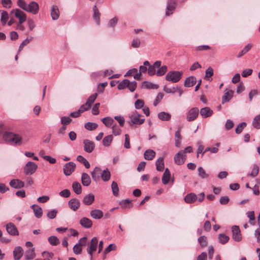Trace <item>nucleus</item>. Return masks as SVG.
<instances>
[{"instance_id": "obj_62", "label": "nucleus", "mask_w": 260, "mask_h": 260, "mask_svg": "<svg viewBox=\"0 0 260 260\" xmlns=\"http://www.w3.org/2000/svg\"><path fill=\"white\" fill-rule=\"evenodd\" d=\"M57 212V211L56 210H52L51 211H50L47 213V216L49 219H54L56 216Z\"/></svg>"}, {"instance_id": "obj_9", "label": "nucleus", "mask_w": 260, "mask_h": 260, "mask_svg": "<svg viewBox=\"0 0 260 260\" xmlns=\"http://www.w3.org/2000/svg\"><path fill=\"white\" fill-rule=\"evenodd\" d=\"M232 238L237 242H240L242 240V236L240 230L238 226L234 225L232 228Z\"/></svg>"}, {"instance_id": "obj_37", "label": "nucleus", "mask_w": 260, "mask_h": 260, "mask_svg": "<svg viewBox=\"0 0 260 260\" xmlns=\"http://www.w3.org/2000/svg\"><path fill=\"white\" fill-rule=\"evenodd\" d=\"M111 174L108 169L103 170L101 174V178L104 181H108L110 180Z\"/></svg>"}, {"instance_id": "obj_35", "label": "nucleus", "mask_w": 260, "mask_h": 260, "mask_svg": "<svg viewBox=\"0 0 260 260\" xmlns=\"http://www.w3.org/2000/svg\"><path fill=\"white\" fill-rule=\"evenodd\" d=\"M142 87L146 89H157L158 85L148 81H144L142 83Z\"/></svg>"}, {"instance_id": "obj_27", "label": "nucleus", "mask_w": 260, "mask_h": 260, "mask_svg": "<svg viewBox=\"0 0 260 260\" xmlns=\"http://www.w3.org/2000/svg\"><path fill=\"white\" fill-rule=\"evenodd\" d=\"M171 178V173L168 168L165 169V172L162 177V182L164 184L166 185L169 183Z\"/></svg>"}, {"instance_id": "obj_1", "label": "nucleus", "mask_w": 260, "mask_h": 260, "mask_svg": "<svg viewBox=\"0 0 260 260\" xmlns=\"http://www.w3.org/2000/svg\"><path fill=\"white\" fill-rule=\"evenodd\" d=\"M5 141L12 145H21L26 143L28 138L25 135H20L12 132H5L3 135Z\"/></svg>"}, {"instance_id": "obj_15", "label": "nucleus", "mask_w": 260, "mask_h": 260, "mask_svg": "<svg viewBox=\"0 0 260 260\" xmlns=\"http://www.w3.org/2000/svg\"><path fill=\"white\" fill-rule=\"evenodd\" d=\"M176 2L175 0H168L166 15L169 16L172 14L175 9Z\"/></svg>"}, {"instance_id": "obj_10", "label": "nucleus", "mask_w": 260, "mask_h": 260, "mask_svg": "<svg viewBox=\"0 0 260 260\" xmlns=\"http://www.w3.org/2000/svg\"><path fill=\"white\" fill-rule=\"evenodd\" d=\"M98 243V238L95 237H93L91 240L90 246L87 248V251L88 253L90 255L91 258L92 257L93 252L96 250Z\"/></svg>"}, {"instance_id": "obj_56", "label": "nucleus", "mask_w": 260, "mask_h": 260, "mask_svg": "<svg viewBox=\"0 0 260 260\" xmlns=\"http://www.w3.org/2000/svg\"><path fill=\"white\" fill-rule=\"evenodd\" d=\"M198 242L202 247H205L207 244V238L204 236H200L198 238Z\"/></svg>"}, {"instance_id": "obj_40", "label": "nucleus", "mask_w": 260, "mask_h": 260, "mask_svg": "<svg viewBox=\"0 0 260 260\" xmlns=\"http://www.w3.org/2000/svg\"><path fill=\"white\" fill-rule=\"evenodd\" d=\"M198 172L199 176L202 179H206L209 177V175L202 167H198Z\"/></svg>"}, {"instance_id": "obj_42", "label": "nucleus", "mask_w": 260, "mask_h": 260, "mask_svg": "<svg viewBox=\"0 0 260 260\" xmlns=\"http://www.w3.org/2000/svg\"><path fill=\"white\" fill-rule=\"evenodd\" d=\"M252 125L256 129L260 128V114L254 117L252 121Z\"/></svg>"}, {"instance_id": "obj_25", "label": "nucleus", "mask_w": 260, "mask_h": 260, "mask_svg": "<svg viewBox=\"0 0 260 260\" xmlns=\"http://www.w3.org/2000/svg\"><path fill=\"white\" fill-rule=\"evenodd\" d=\"M51 16L53 20H55L58 19L59 16V12L58 7L53 5L50 10Z\"/></svg>"}, {"instance_id": "obj_39", "label": "nucleus", "mask_w": 260, "mask_h": 260, "mask_svg": "<svg viewBox=\"0 0 260 260\" xmlns=\"http://www.w3.org/2000/svg\"><path fill=\"white\" fill-rule=\"evenodd\" d=\"M233 96V91L230 90L225 92L222 96V103L229 102Z\"/></svg>"}, {"instance_id": "obj_2", "label": "nucleus", "mask_w": 260, "mask_h": 260, "mask_svg": "<svg viewBox=\"0 0 260 260\" xmlns=\"http://www.w3.org/2000/svg\"><path fill=\"white\" fill-rule=\"evenodd\" d=\"M182 72L179 71H170L165 77L167 81H171L173 83L178 82L181 78Z\"/></svg>"}, {"instance_id": "obj_8", "label": "nucleus", "mask_w": 260, "mask_h": 260, "mask_svg": "<svg viewBox=\"0 0 260 260\" xmlns=\"http://www.w3.org/2000/svg\"><path fill=\"white\" fill-rule=\"evenodd\" d=\"M84 145V150L87 153H91L93 151L95 147V144L93 142L88 140L85 139L83 141Z\"/></svg>"}, {"instance_id": "obj_52", "label": "nucleus", "mask_w": 260, "mask_h": 260, "mask_svg": "<svg viewBox=\"0 0 260 260\" xmlns=\"http://www.w3.org/2000/svg\"><path fill=\"white\" fill-rule=\"evenodd\" d=\"M150 65V63L148 61H145L143 63V65L140 66L139 67V72L141 73H144L147 71L148 66Z\"/></svg>"}, {"instance_id": "obj_49", "label": "nucleus", "mask_w": 260, "mask_h": 260, "mask_svg": "<svg viewBox=\"0 0 260 260\" xmlns=\"http://www.w3.org/2000/svg\"><path fill=\"white\" fill-rule=\"evenodd\" d=\"M48 242L52 245H57L59 244V239L55 236H51L48 238Z\"/></svg>"}, {"instance_id": "obj_36", "label": "nucleus", "mask_w": 260, "mask_h": 260, "mask_svg": "<svg viewBox=\"0 0 260 260\" xmlns=\"http://www.w3.org/2000/svg\"><path fill=\"white\" fill-rule=\"evenodd\" d=\"M72 188L75 193L80 194L82 192V187L78 182H74L72 184Z\"/></svg>"}, {"instance_id": "obj_44", "label": "nucleus", "mask_w": 260, "mask_h": 260, "mask_svg": "<svg viewBox=\"0 0 260 260\" xmlns=\"http://www.w3.org/2000/svg\"><path fill=\"white\" fill-rule=\"evenodd\" d=\"M168 68L167 66H162L157 69L156 72V75L157 76H161L165 75L167 72Z\"/></svg>"}, {"instance_id": "obj_24", "label": "nucleus", "mask_w": 260, "mask_h": 260, "mask_svg": "<svg viewBox=\"0 0 260 260\" xmlns=\"http://www.w3.org/2000/svg\"><path fill=\"white\" fill-rule=\"evenodd\" d=\"M90 176L86 173H83L81 175V182L83 186H88L91 184Z\"/></svg>"}, {"instance_id": "obj_61", "label": "nucleus", "mask_w": 260, "mask_h": 260, "mask_svg": "<svg viewBox=\"0 0 260 260\" xmlns=\"http://www.w3.org/2000/svg\"><path fill=\"white\" fill-rule=\"evenodd\" d=\"M73 251L76 254H79L81 253L82 248L79 243H77L73 247Z\"/></svg>"}, {"instance_id": "obj_34", "label": "nucleus", "mask_w": 260, "mask_h": 260, "mask_svg": "<svg viewBox=\"0 0 260 260\" xmlns=\"http://www.w3.org/2000/svg\"><path fill=\"white\" fill-rule=\"evenodd\" d=\"M113 140V137L112 135H108L104 138L102 141V144L105 147H109L111 145Z\"/></svg>"}, {"instance_id": "obj_60", "label": "nucleus", "mask_w": 260, "mask_h": 260, "mask_svg": "<svg viewBox=\"0 0 260 260\" xmlns=\"http://www.w3.org/2000/svg\"><path fill=\"white\" fill-rule=\"evenodd\" d=\"M114 119L117 121L119 123V125L121 126H123L125 123V119L122 116H114Z\"/></svg>"}, {"instance_id": "obj_43", "label": "nucleus", "mask_w": 260, "mask_h": 260, "mask_svg": "<svg viewBox=\"0 0 260 260\" xmlns=\"http://www.w3.org/2000/svg\"><path fill=\"white\" fill-rule=\"evenodd\" d=\"M229 240V237L224 234H220L218 235L219 242L222 244L226 243Z\"/></svg>"}, {"instance_id": "obj_30", "label": "nucleus", "mask_w": 260, "mask_h": 260, "mask_svg": "<svg viewBox=\"0 0 260 260\" xmlns=\"http://www.w3.org/2000/svg\"><path fill=\"white\" fill-rule=\"evenodd\" d=\"M1 14V22L2 24L4 25L7 23L9 18V15L8 13L4 10H0Z\"/></svg>"}, {"instance_id": "obj_6", "label": "nucleus", "mask_w": 260, "mask_h": 260, "mask_svg": "<svg viewBox=\"0 0 260 260\" xmlns=\"http://www.w3.org/2000/svg\"><path fill=\"white\" fill-rule=\"evenodd\" d=\"M199 114V110L198 108H191L186 113V120L188 121H192L197 119Z\"/></svg>"}, {"instance_id": "obj_47", "label": "nucleus", "mask_w": 260, "mask_h": 260, "mask_svg": "<svg viewBox=\"0 0 260 260\" xmlns=\"http://www.w3.org/2000/svg\"><path fill=\"white\" fill-rule=\"evenodd\" d=\"M103 123L107 126L110 127L114 122V120L110 117H106L102 119Z\"/></svg>"}, {"instance_id": "obj_33", "label": "nucleus", "mask_w": 260, "mask_h": 260, "mask_svg": "<svg viewBox=\"0 0 260 260\" xmlns=\"http://www.w3.org/2000/svg\"><path fill=\"white\" fill-rule=\"evenodd\" d=\"M93 18L96 22L97 25H99L100 23V13L96 5H94L93 7Z\"/></svg>"}, {"instance_id": "obj_45", "label": "nucleus", "mask_w": 260, "mask_h": 260, "mask_svg": "<svg viewBox=\"0 0 260 260\" xmlns=\"http://www.w3.org/2000/svg\"><path fill=\"white\" fill-rule=\"evenodd\" d=\"M111 188L112 190L113 194L114 196L117 197L119 196V187L117 183L113 181L111 184Z\"/></svg>"}, {"instance_id": "obj_46", "label": "nucleus", "mask_w": 260, "mask_h": 260, "mask_svg": "<svg viewBox=\"0 0 260 260\" xmlns=\"http://www.w3.org/2000/svg\"><path fill=\"white\" fill-rule=\"evenodd\" d=\"M98 126V125L96 123L90 122H87L84 125L85 128L89 131H93L96 129Z\"/></svg>"}, {"instance_id": "obj_11", "label": "nucleus", "mask_w": 260, "mask_h": 260, "mask_svg": "<svg viewBox=\"0 0 260 260\" xmlns=\"http://www.w3.org/2000/svg\"><path fill=\"white\" fill-rule=\"evenodd\" d=\"M39 10L38 4L34 1L30 2L28 5L26 11L31 13L33 14H37Z\"/></svg>"}, {"instance_id": "obj_3", "label": "nucleus", "mask_w": 260, "mask_h": 260, "mask_svg": "<svg viewBox=\"0 0 260 260\" xmlns=\"http://www.w3.org/2000/svg\"><path fill=\"white\" fill-rule=\"evenodd\" d=\"M38 166L32 161H28L23 168V172L26 175H31L35 173Z\"/></svg>"}, {"instance_id": "obj_21", "label": "nucleus", "mask_w": 260, "mask_h": 260, "mask_svg": "<svg viewBox=\"0 0 260 260\" xmlns=\"http://www.w3.org/2000/svg\"><path fill=\"white\" fill-rule=\"evenodd\" d=\"M23 249L20 246H17L13 251L14 258L15 260H19L23 255Z\"/></svg>"}, {"instance_id": "obj_57", "label": "nucleus", "mask_w": 260, "mask_h": 260, "mask_svg": "<svg viewBox=\"0 0 260 260\" xmlns=\"http://www.w3.org/2000/svg\"><path fill=\"white\" fill-rule=\"evenodd\" d=\"M72 119L68 116L61 117V123L64 125H68L71 123Z\"/></svg>"}, {"instance_id": "obj_64", "label": "nucleus", "mask_w": 260, "mask_h": 260, "mask_svg": "<svg viewBox=\"0 0 260 260\" xmlns=\"http://www.w3.org/2000/svg\"><path fill=\"white\" fill-rule=\"evenodd\" d=\"M17 5L23 10L26 11L27 5L24 0H18Z\"/></svg>"}, {"instance_id": "obj_5", "label": "nucleus", "mask_w": 260, "mask_h": 260, "mask_svg": "<svg viewBox=\"0 0 260 260\" xmlns=\"http://www.w3.org/2000/svg\"><path fill=\"white\" fill-rule=\"evenodd\" d=\"M131 120L133 124L140 125L144 123L145 118H143V115L135 111L131 116Z\"/></svg>"}, {"instance_id": "obj_50", "label": "nucleus", "mask_w": 260, "mask_h": 260, "mask_svg": "<svg viewBox=\"0 0 260 260\" xmlns=\"http://www.w3.org/2000/svg\"><path fill=\"white\" fill-rule=\"evenodd\" d=\"M247 124L245 122L240 123L236 128L235 132L237 134H240L242 133L243 129L246 126Z\"/></svg>"}, {"instance_id": "obj_22", "label": "nucleus", "mask_w": 260, "mask_h": 260, "mask_svg": "<svg viewBox=\"0 0 260 260\" xmlns=\"http://www.w3.org/2000/svg\"><path fill=\"white\" fill-rule=\"evenodd\" d=\"M94 201V196L92 193H89L85 196L82 200V202L86 205L89 206L91 205Z\"/></svg>"}, {"instance_id": "obj_18", "label": "nucleus", "mask_w": 260, "mask_h": 260, "mask_svg": "<svg viewBox=\"0 0 260 260\" xmlns=\"http://www.w3.org/2000/svg\"><path fill=\"white\" fill-rule=\"evenodd\" d=\"M9 184L12 187L14 188H21L24 186V182L19 179H13Z\"/></svg>"}, {"instance_id": "obj_4", "label": "nucleus", "mask_w": 260, "mask_h": 260, "mask_svg": "<svg viewBox=\"0 0 260 260\" xmlns=\"http://www.w3.org/2000/svg\"><path fill=\"white\" fill-rule=\"evenodd\" d=\"M10 14H14L15 17L18 19L20 23H23L26 20V14L19 9H12Z\"/></svg>"}, {"instance_id": "obj_20", "label": "nucleus", "mask_w": 260, "mask_h": 260, "mask_svg": "<svg viewBox=\"0 0 260 260\" xmlns=\"http://www.w3.org/2000/svg\"><path fill=\"white\" fill-rule=\"evenodd\" d=\"M90 216L95 219H100L103 216V212L99 209H94L90 212Z\"/></svg>"}, {"instance_id": "obj_63", "label": "nucleus", "mask_w": 260, "mask_h": 260, "mask_svg": "<svg viewBox=\"0 0 260 260\" xmlns=\"http://www.w3.org/2000/svg\"><path fill=\"white\" fill-rule=\"evenodd\" d=\"M59 194L62 197L69 198L71 195V192L69 189H65L59 192Z\"/></svg>"}, {"instance_id": "obj_19", "label": "nucleus", "mask_w": 260, "mask_h": 260, "mask_svg": "<svg viewBox=\"0 0 260 260\" xmlns=\"http://www.w3.org/2000/svg\"><path fill=\"white\" fill-rule=\"evenodd\" d=\"M35 248H28L25 252L24 257L26 260H31L36 257Z\"/></svg>"}, {"instance_id": "obj_54", "label": "nucleus", "mask_w": 260, "mask_h": 260, "mask_svg": "<svg viewBox=\"0 0 260 260\" xmlns=\"http://www.w3.org/2000/svg\"><path fill=\"white\" fill-rule=\"evenodd\" d=\"M97 96L98 94L96 93L91 95L87 99L86 103H87V104L89 105L90 107H91V105L94 103V102L96 100Z\"/></svg>"}, {"instance_id": "obj_41", "label": "nucleus", "mask_w": 260, "mask_h": 260, "mask_svg": "<svg viewBox=\"0 0 260 260\" xmlns=\"http://www.w3.org/2000/svg\"><path fill=\"white\" fill-rule=\"evenodd\" d=\"M43 257H45L44 259L37 258L35 260H51L54 256V254L52 252L44 251L42 253Z\"/></svg>"}, {"instance_id": "obj_14", "label": "nucleus", "mask_w": 260, "mask_h": 260, "mask_svg": "<svg viewBox=\"0 0 260 260\" xmlns=\"http://www.w3.org/2000/svg\"><path fill=\"white\" fill-rule=\"evenodd\" d=\"M68 206L71 210L76 211L80 206V202L78 199L73 198L68 202Z\"/></svg>"}, {"instance_id": "obj_7", "label": "nucleus", "mask_w": 260, "mask_h": 260, "mask_svg": "<svg viewBox=\"0 0 260 260\" xmlns=\"http://www.w3.org/2000/svg\"><path fill=\"white\" fill-rule=\"evenodd\" d=\"M76 165L73 162L67 163L63 166V173L66 176H70L75 170Z\"/></svg>"}, {"instance_id": "obj_48", "label": "nucleus", "mask_w": 260, "mask_h": 260, "mask_svg": "<svg viewBox=\"0 0 260 260\" xmlns=\"http://www.w3.org/2000/svg\"><path fill=\"white\" fill-rule=\"evenodd\" d=\"M175 146L179 147L181 143V136L179 130L176 132L175 134Z\"/></svg>"}, {"instance_id": "obj_28", "label": "nucleus", "mask_w": 260, "mask_h": 260, "mask_svg": "<svg viewBox=\"0 0 260 260\" xmlns=\"http://www.w3.org/2000/svg\"><path fill=\"white\" fill-rule=\"evenodd\" d=\"M156 155L155 152L151 149L146 150L144 153V157L145 159L150 160H152Z\"/></svg>"}, {"instance_id": "obj_58", "label": "nucleus", "mask_w": 260, "mask_h": 260, "mask_svg": "<svg viewBox=\"0 0 260 260\" xmlns=\"http://www.w3.org/2000/svg\"><path fill=\"white\" fill-rule=\"evenodd\" d=\"M144 102L142 100H137L135 103V107L137 109H140L144 107Z\"/></svg>"}, {"instance_id": "obj_31", "label": "nucleus", "mask_w": 260, "mask_h": 260, "mask_svg": "<svg viewBox=\"0 0 260 260\" xmlns=\"http://www.w3.org/2000/svg\"><path fill=\"white\" fill-rule=\"evenodd\" d=\"M158 118L162 121H169L171 119V115L169 113L161 112L158 113Z\"/></svg>"}, {"instance_id": "obj_53", "label": "nucleus", "mask_w": 260, "mask_h": 260, "mask_svg": "<svg viewBox=\"0 0 260 260\" xmlns=\"http://www.w3.org/2000/svg\"><path fill=\"white\" fill-rule=\"evenodd\" d=\"M127 83L128 85L127 86V87L128 88V89L131 92L134 91L137 87V82L135 81L130 82L128 80Z\"/></svg>"}, {"instance_id": "obj_29", "label": "nucleus", "mask_w": 260, "mask_h": 260, "mask_svg": "<svg viewBox=\"0 0 260 260\" xmlns=\"http://www.w3.org/2000/svg\"><path fill=\"white\" fill-rule=\"evenodd\" d=\"M196 83V78L194 76H190L186 79L184 85L185 87H190L193 86Z\"/></svg>"}, {"instance_id": "obj_23", "label": "nucleus", "mask_w": 260, "mask_h": 260, "mask_svg": "<svg viewBox=\"0 0 260 260\" xmlns=\"http://www.w3.org/2000/svg\"><path fill=\"white\" fill-rule=\"evenodd\" d=\"M198 196L194 193L187 194L184 197V201L188 204L192 203L197 201Z\"/></svg>"}, {"instance_id": "obj_17", "label": "nucleus", "mask_w": 260, "mask_h": 260, "mask_svg": "<svg viewBox=\"0 0 260 260\" xmlns=\"http://www.w3.org/2000/svg\"><path fill=\"white\" fill-rule=\"evenodd\" d=\"M79 223L82 226L86 229H89L92 225V220L87 217L81 218L80 220Z\"/></svg>"}, {"instance_id": "obj_32", "label": "nucleus", "mask_w": 260, "mask_h": 260, "mask_svg": "<svg viewBox=\"0 0 260 260\" xmlns=\"http://www.w3.org/2000/svg\"><path fill=\"white\" fill-rule=\"evenodd\" d=\"M155 165L156 170L158 171H163L165 167L164 158L162 157H160L158 158L155 162Z\"/></svg>"}, {"instance_id": "obj_59", "label": "nucleus", "mask_w": 260, "mask_h": 260, "mask_svg": "<svg viewBox=\"0 0 260 260\" xmlns=\"http://www.w3.org/2000/svg\"><path fill=\"white\" fill-rule=\"evenodd\" d=\"M128 80L125 79L120 82L117 86L118 89L121 90L126 87L128 85Z\"/></svg>"}, {"instance_id": "obj_13", "label": "nucleus", "mask_w": 260, "mask_h": 260, "mask_svg": "<svg viewBox=\"0 0 260 260\" xmlns=\"http://www.w3.org/2000/svg\"><path fill=\"white\" fill-rule=\"evenodd\" d=\"M8 233L11 236H17L19 235L18 231L16 226L12 222L8 223L6 225Z\"/></svg>"}, {"instance_id": "obj_55", "label": "nucleus", "mask_w": 260, "mask_h": 260, "mask_svg": "<svg viewBox=\"0 0 260 260\" xmlns=\"http://www.w3.org/2000/svg\"><path fill=\"white\" fill-rule=\"evenodd\" d=\"M112 133L115 136H118L120 134L121 130L120 127L116 124H114L112 127Z\"/></svg>"}, {"instance_id": "obj_38", "label": "nucleus", "mask_w": 260, "mask_h": 260, "mask_svg": "<svg viewBox=\"0 0 260 260\" xmlns=\"http://www.w3.org/2000/svg\"><path fill=\"white\" fill-rule=\"evenodd\" d=\"M77 160L83 164L86 169L90 168V164L88 160L82 155H78L77 157Z\"/></svg>"}, {"instance_id": "obj_12", "label": "nucleus", "mask_w": 260, "mask_h": 260, "mask_svg": "<svg viewBox=\"0 0 260 260\" xmlns=\"http://www.w3.org/2000/svg\"><path fill=\"white\" fill-rule=\"evenodd\" d=\"M186 155H184L182 151H179L174 156V161L177 165H181L183 164L186 159Z\"/></svg>"}, {"instance_id": "obj_16", "label": "nucleus", "mask_w": 260, "mask_h": 260, "mask_svg": "<svg viewBox=\"0 0 260 260\" xmlns=\"http://www.w3.org/2000/svg\"><path fill=\"white\" fill-rule=\"evenodd\" d=\"M213 113L212 110L208 107L203 108L200 111V115L204 118L210 117L213 114Z\"/></svg>"}, {"instance_id": "obj_26", "label": "nucleus", "mask_w": 260, "mask_h": 260, "mask_svg": "<svg viewBox=\"0 0 260 260\" xmlns=\"http://www.w3.org/2000/svg\"><path fill=\"white\" fill-rule=\"evenodd\" d=\"M31 208L33 209L35 216L37 218H40L42 217L43 211L41 207H39L38 205L34 204L31 206Z\"/></svg>"}, {"instance_id": "obj_51", "label": "nucleus", "mask_w": 260, "mask_h": 260, "mask_svg": "<svg viewBox=\"0 0 260 260\" xmlns=\"http://www.w3.org/2000/svg\"><path fill=\"white\" fill-rule=\"evenodd\" d=\"M259 172V168L256 165H254L250 174L248 176H250L252 177H256Z\"/></svg>"}]
</instances>
